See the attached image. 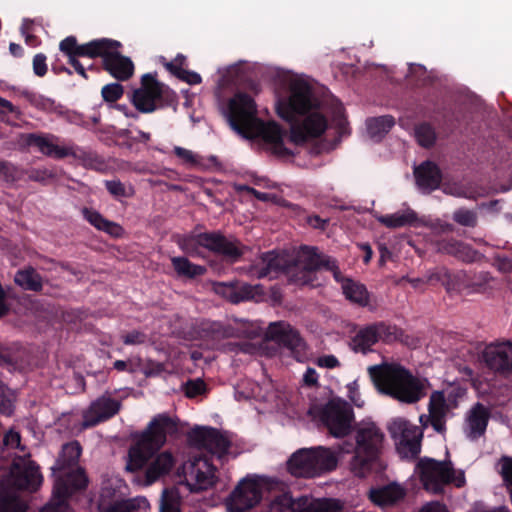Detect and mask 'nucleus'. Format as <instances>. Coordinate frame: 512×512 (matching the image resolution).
<instances>
[{
    "label": "nucleus",
    "mask_w": 512,
    "mask_h": 512,
    "mask_svg": "<svg viewBox=\"0 0 512 512\" xmlns=\"http://www.w3.org/2000/svg\"><path fill=\"white\" fill-rule=\"evenodd\" d=\"M80 455L81 447L78 442H70L63 446L52 467L55 477L52 498L41 512H71L66 499L75 491L84 489L88 482L84 471L78 466Z\"/></svg>",
    "instance_id": "4"
},
{
    "label": "nucleus",
    "mask_w": 512,
    "mask_h": 512,
    "mask_svg": "<svg viewBox=\"0 0 512 512\" xmlns=\"http://www.w3.org/2000/svg\"><path fill=\"white\" fill-rule=\"evenodd\" d=\"M171 262L179 276L193 278L203 275L206 271L205 267L193 264L184 257H173Z\"/></svg>",
    "instance_id": "40"
},
{
    "label": "nucleus",
    "mask_w": 512,
    "mask_h": 512,
    "mask_svg": "<svg viewBox=\"0 0 512 512\" xmlns=\"http://www.w3.org/2000/svg\"><path fill=\"white\" fill-rule=\"evenodd\" d=\"M317 364L324 368H335L339 366V361L334 355H325L317 359Z\"/></svg>",
    "instance_id": "64"
},
{
    "label": "nucleus",
    "mask_w": 512,
    "mask_h": 512,
    "mask_svg": "<svg viewBox=\"0 0 512 512\" xmlns=\"http://www.w3.org/2000/svg\"><path fill=\"white\" fill-rule=\"evenodd\" d=\"M102 96L107 102H115L123 95V87L119 83H110L102 88Z\"/></svg>",
    "instance_id": "46"
},
{
    "label": "nucleus",
    "mask_w": 512,
    "mask_h": 512,
    "mask_svg": "<svg viewBox=\"0 0 512 512\" xmlns=\"http://www.w3.org/2000/svg\"><path fill=\"white\" fill-rule=\"evenodd\" d=\"M493 265L501 273H511L512 272V258L497 256L494 259Z\"/></svg>",
    "instance_id": "60"
},
{
    "label": "nucleus",
    "mask_w": 512,
    "mask_h": 512,
    "mask_svg": "<svg viewBox=\"0 0 512 512\" xmlns=\"http://www.w3.org/2000/svg\"><path fill=\"white\" fill-rule=\"evenodd\" d=\"M120 407V401L112 398L110 395L104 394L100 396L83 413L82 427H92L113 417L118 413Z\"/></svg>",
    "instance_id": "19"
},
{
    "label": "nucleus",
    "mask_w": 512,
    "mask_h": 512,
    "mask_svg": "<svg viewBox=\"0 0 512 512\" xmlns=\"http://www.w3.org/2000/svg\"><path fill=\"white\" fill-rule=\"evenodd\" d=\"M153 451L149 453L147 461L140 467L147 465L145 471L147 484H151L168 474L175 464V459L170 452L164 451L152 456Z\"/></svg>",
    "instance_id": "26"
},
{
    "label": "nucleus",
    "mask_w": 512,
    "mask_h": 512,
    "mask_svg": "<svg viewBox=\"0 0 512 512\" xmlns=\"http://www.w3.org/2000/svg\"><path fill=\"white\" fill-rule=\"evenodd\" d=\"M269 481L265 477H246L242 479L226 501L228 512H245L257 505Z\"/></svg>",
    "instance_id": "13"
},
{
    "label": "nucleus",
    "mask_w": 512,
    "mask_h": 512,
    "mask_svg": "<svg viewBox=\"0 0 512 512\" xmlns=\"http://www.w3.org/2000/svg\"><path fill=\"white\" fill-rule=\"evenodd\" d=\"M185 61L184 56H178L175 60L167 64L168 69L173 72L179 79L187 82L190 85L199 84L201 82V76L193 71H188L181 68V65Z\"/></svg>",
    "instance_id": "42"
},
{
    "label": "nucleus",
    "mask_w": 512,
    "mask_h": 512,
    "mask_svg": "<svg viewBox=\"0 0 512 512\" xmlns=\"http://www.w3.org/2000/svg\"><path fill=\"white\" fill-rule=\"evenodd\" d=\"M489 419V412L481 404H476L467 413L464 423V433L470 440L482 436L486 430Z\"/></svg>",
    "instance_id": "27"
},
{
    "label": "nucleus",
    "mask_w": 512,
    "mask_h": 512,
    "mask_svg": "<svg viewBox=\"0 0 512 512\" xmlns=\"http://www.w3.org/2000/svg\"><path fill=\"white\" fill-rule=\"evenodd\" d=\"M405 495V490L398 484H390L381 488L371 489L369 497L373 503L385 507L401 500Z\"/></svg>",
    "instance_id": "32"
},
{
    "label": "nucleus",
    "mask_w": 512,
    "mask_h": 512,
    "mask_svg": "<svg viewBox=\"0 0 512 512\" xmlns=\"http://www.w3.org/2000/svg\"><path fill=\"white\" fill-rule=\"evenodd\" d=\"M17 362V358L10 349L0 345V365H12Z\"/></svg>",
    "instance_id": "62"
},
{
    "label": "nucleus",
    "mask_w": 512,
    "mask_h": 512,
    "mask_svg": "<svg viewBox=\"0 0 512 512\" xmlns=\"http://www.w3.org/2000/svg\"><path fill=\"white\" fill-rule=\"evenodd\" d=\"M82 214L84 218L98 230L104 231L114 237H119L123 234V229L119 224L105 219L95 210L84 208Z\"/></svg>",
    "instance_id": "34"
},
{
    "label": "nucleus",
    "mask_w": 512,
    "mask_h": 512,
    "mask_svg": "<svg viewBox=\"0 0 512 512\" xmlns=\"http://www.w3.org/2000/svg\"><path fill=\"white\" fill-rule=\"evenodd\" d=\"M14 281L24 290L40 291L43 286L42 277L30 266L17 271Z\"/></svg>",
    "instance_id": "37"
},
{
    "label": "nucleus",
    "mask_w": 512,
    "mask_h": 512,
    "mask_svg": "<svg viewBox=\"0 0 512 512\" xmlns=\"http://www.w3.org/2000/svg\"><path fill=\"white\" fill-rule=\"evenodd\" d=\"M368 373L380 393L405 404L417 403L429 388L427 379L413 375L398 363L373 365Z\"/></svg>",
    "instance_id": "3"
},
{
    "label": "nucleus",
    "mask_w": 512,
    "mask_h": 512,
    "mask_svg": "<svg viewBox=\"0 0 512 512\" xmlns=\"http://www.w3.org/2000/svg\"><path fill=\"white\" fill-rule=\"evenodd\" d=\"M161 93V85L154 80L151 74H146L142 78V87L133 93L132 102L140 112L150 113L155 110V101L161 96Z\"/></svg>",
    "instance_id": "23"
},
{
    "label": "nucleus",
    "mask_w": 512,
    "mask_h": 512,
    "mask_svg": "<svg viewBox=\"0 0 512 512\" xmlns=\"http://www.w3.org/2000/svg\"><path fill=\"white\" fill-rule=\"evenodd\" d=\"M500 473L504 481L508 484H512V458L503 457L499 461Z\"/></svg>",
    "instance_id": "55"
},
{
    "label": "nucleus",
    "mask_w": 512,
    "mask_h": 512,
    "mask_svg": "<svg viewBox=\"0 0 512 512\" xmlns=\"http://www.w3.org/2000/svg\"><path fill=\"white\" fill-rule=\"evenodd\" d=\"M319 417L331 435L346 436L352 428L354 413L350 405L340 398L332 399L320 410Z\"/></svg>",
    "instance_id": "15"
},
{
    "label": "nucleus",
    "mask_w": 512,
    "mask_h": 512,
    "mask_svg": "<svg viewBox=\"0 0 512 512\" xmlns=\"http://www.w3.org/2000/svg\"><path fill=\"white\" fill-rule=\"evenodd\" d=\"M461 243L453 239L443 240L438 243V250L455 256L457 250L461 247Z\"/></svg>",
    "instance_id": "57"
},
{
    "label": "nucleus",
    "mask_w": 512,
    "mask_h": 512,
    "mask_svg": "<svg viewBox=\"0 0 512 512\" xmlns=\"http://www.w3.org/2000/svg\"><path fill=\"white\" fill-rule=\"evenodd\" d=\"M376 219L388 228H400L408 225H415L418 221L417 214L414 210L406 208L389 215H379Z\"/></svg>",
    "instance_id": "33"
},
{
    "label": "nucleus",
    "mask_w": 512,
    "mask_h": 512,
    "mask_svg": "<svg viewBox=\"0 0 512 512\" xmlns=\"http://www.w3.org/2000/svg\"><path fill=\"white\" fill-rule=\"evenodd\" d=\"M149 508V502L145 497H136L115 502L106 512H149Z\"/></svg>",
    "instance_id": "38"
},
{
    "label": "nucleus",
    "mask_w": 512,
    "mask_h": 512,
    "mask_svg": "<svg viewBox=\"0 0 512 512\" xmlns=\"http://www.w3.org/2000/svg\"><path fill=\"white\" fill-rule=\"evenodd\" d=\"M414 136L419 145L430 147L436 141V132L428 123L418 124L414 129Z\"/></svg>",
    "instance_id": "43"
},
{
    "label": "nucleus",
    "mask_w": 512,
    "mask_h": 512,
    "mask_svg": "<svg viewBox=\"0 0 512 512\" xmlns=\"http://www.w3.org/2000/svg\"><path fill=\"white\" fill-rule=\"evenodd\" d=\"M449 276V271L445 268H437L433 271H430L425 276V282L430 284H448L445 279Z\"/></svg>",
    "instance_id": "49"
},
{
    "label": "nucleus",
    "mask_w": 512,
    "mask_h": 512,
    "mask_svg": "<svg viewBox=\"0 0 512 512\" xmlns=\"http://www.w3.org/2000/svg\"><path fill=\"white\" fill-rule=\"evenodd\" d=\"M42 483L38 467L26 454L13 459L9 474L0 485V512H25L26 505L17 490H36Z\"/></svg>",
    "instance_id": "6"
},
{
    "label": "nucleus",
    "mask_w": 512,
    "mask_h": 512,
    "mask_svg": "<svg viewBox=\"0 0 512 512\" xmlns=\"http://www.w3.org/2000/svg\"><path fill=\"white\" fill-rule=\"evenodd\" d=\"M225 117L239 135L250 139L261 137L273 154L280 157L292 154L284 145L286 132L275 122L261 121L254 100L247 94L238 93L229 100Z\"/></svg>",
    "instance_id": "2"
},
{
    "label": "nucleus",
    "mask_w": 512,
    "mask_h": 512,
    "mask_svg": "<svg viewBox=\"0 0 512 512\" xmlns=\"http://www.w3.org/2000/svg\"><path fill=\"white\" fill-rule=\"evenodd\" d=\"M105 45H107L106 42L101 41V39L78 45L76 38L69 36L60 42L59 48L69 59L77 56L94 58L97 57L98 49L103 48Z\"/></svg>",
    "instance_id": "29"
},
{
    "label": "nucleus",
    "mask_w": 512,
    "mask_h": 512,
    "mask_svg": "<svg viewBox=\"0 0 512 512\" xmlns=\"http://www.w3.org/2000/svg\"><path fill=\"white\" fill-rule=\"evenodd\" d=\"M337 464L335 450L316 446L295 451L287 462V468L296 477L312 478L334 470Z\"/></svg>",
    "instance_id": "9"
},
{
    "label": "nucleus",
    "mask_w": 512,
    "mask_h": 512,
    "mask_svg": "<svg viewBox=\"0 0 512 512\" xmlns=\"http://www.w3.org/2000/svg\"><path fill=\"white\" fill-rule=\"evenodd\" d=\"M145 340H146V336L143 333L136 331V330L123 336V342L126 345L142 344L145 342Z\"/></svg>",
    "instance_id": "61"
},
{
    "label": "nucleus",
    "mask_w": 512,
    "mask_h": 512,
    "mask_svg": "<svg viewBox=\"0 0 512 512\" xmlns=\"http://www.w3.org/2000/svg\"><path fill=\"white\" fill-rule=\"evenodd\" d=\"M278 114L290 122V142L301 145L321 136L328 127L327 118L312 85L303 77L289 81V96L279 102Z\"/></svg>",
    "instance_id": "1"
},
{
    "label": "nucleus",
    "mask_w": 512,
    "mask_h": 512,
    "mask_svg": "<svg viewBox=\"0 0 512 512\" xmlns=\"http://www.w3.org/2000/svg\"><path fill=\"white\" fill-rule=\"evenodd\" d=\"M347 388V397L350 401L357 407H362L364 405V400L360 396L359 385L357 380H354L346 385Z\"/></svg>",
    "instance_id": "52"
},
{
    "label": "nucleus",
    "mask_w": 512,
    "mask_h": 512,
    "mask_svg": "<svg viewBox=\"0 0 512 512\" xmlns=\"http://www.w3.org/2000/svg\"><path fill=\"white\" fill-rule=\"evenodd\" d=\"M396 450L402 458H416L421 452L423 427H419L403 417L393 418L387 426Z\"/></svg>",
    "instance_id": "12"
},
{
    "label": "nucleus",
    "mask_w": 512,
    "mask_h": 512,
    "mask_svg": "<svg viewBox=\"0 0 512 512\" xmlns=\"http://www.w3.org/2000/svg\"><path fill=\"white\" fill-rule=\"evenodd\" d=\"M455 257L465 262H474L480 258V254L470 246L461 243V247L457 250Z\"/></svg>",
    "instance_id": "51"
},
{
    "label": "nucleus",
    "mask_w": 512,
    "mask_h": 512,
    "mask_svg": "<svg viewBox=\"0 0 512 512\" xmlns=\"http://www.w3.org/2000/svg\"><path fill=\"white\" fill-rule=\"evenodd\" d=\"M218 294L223 295L232 303L242 301H261L264 297L263 287L259 284L251 285L248 283L225 284L219 283L215 287Z\"/></svg>",
    "instance_id": "22"
},
{
    "label": "nucleus",
    "mask_w": 512,
    "mask_h": 512,
    "mask_svg": "<svg viewBox=\"0 0 512 512\" xmlns=\"http://www.w3.org/2000/svg\"><path fill=\"white\" fill-rule=\"evenodd\" d=\"M281 267V261L273 252L264 254L260 262L253 265L250 269V275L256 278H264L271 276L272 273L277 272Z\"/></svg>",
    "instance_id": "36"
},
{
    "label": "nucleus",
    "mask_w": 512,
    "mask_h": 512,
    "mask_svg": "<svg viewBox=\"0 0 512 512\" xmlns=\"http://www.w3.org/2000/svg\"><path fill=\"white\" fill-rule=\"evenodd\" d=\"M171 498L172 493L165 491L163 494V500L161 505L162 512H180L178 503L176 501H173Z\"/></svg>",
    "instance_id": "59"
},
{
    "label": "nucleus",
    "mask_w": 512,
    "mask_h": 512,
    "mask_svg": "<svg viewBox=\"0 0 512 512\" xmlns=\"http://www.w3.org/2000/svg\"><path fill=\"white\" fill-rule=\"evenodd\" d=\"M466 396V389L458 383H450L431 393L428 414H422L419 421L423 428L429 425L438 433L446 430V420L453 414Z\"/></svg>",
    "instance_id": "8"
},
{
    "label": "nucleus",
    "mask_w": 512,
    "mask_h": 512,
    "mask_svg": "<svg viewBox=\"0 0 512 512\" xmlns=\"http://www.w3.org/2000/svg\"><path fill=\"white\" fill-rule=\"evenodd\" d=\"M494 278L488 272H480L474 275L469 287L473 292H485L493 288Z\"/></svg>",
    "instance_id": "44"
},
{
    "label": "nucleus",
    "mask_w": 512,
    "mask_h": 512,
    "mask_svg": "<svg viewBox=\"0 0 512 512\" xmlns=\"http://www.w3.org/2000/svg\"><path fill=\"white\" fill-rule=\"evenodd\" d=\"M384 437L382 430L372 421H362L356 425L355 447L349 461V469L354 476L364 478L386 468L381 457Z\"/></svg>",
    "instance_id": "5"
},
{
    "label": "nucleus",
    "mask_w": 512,
    "mask_h": 512,
    "mask_svg": "<svg viewBox=\"0 0 512 512\" xmlns=\"http://www.w3.org/2000/svg\"><path fill=\"white\" fill-rule=\"evenodd\" d=\"M266 336L291 350L302 347V339L298 332L286 322L271 323L267 328Z\"/></svg>",
    "instance_id": "28"
},
{
    "label": "nucleus",
    "mask_w": 512,
    "mask_h": 512,
    "mask_svg": "<svg viewBox=\"0 0 512 512\" xmlns=\"http://www.w3.org/2000/svg\"><path fill=\"white\" fill-rule=\"evenodd\" d=\"M26 143L35 146L45 156L62 159L69 156H76L75 146L65 144L53 134H28Z\"/></svg>",
    "instance_id": "18"
},
{
    "label": "nucleus",
    "mask_w": 512,
    "mask_h": 512,
    "mask_svg": "<svg viewBox=\"0 0 512 512\" xmlns=\"http://www.w3.org/2000/svg\"><path fill=\"white\" fill-rule=\"evenodd\" d=\"M300 262L303 266L301 276H297L295 282L299 284H309L312 279L310 274L321 268H325L332 272L336 281L341 282V288L345 297L358 305L365 306L368 304V292L364 285L354 282L350 279H344L336 265L335 260L317 253L314 247H305L300 256Z\"/></svg>",
    "instance_id": "7"
},
{
    "label": "nucleus",
    "mask_w": 512,
    "mask_h": 512,
    "mask_svg": "<svg viewBox=\"0 0 512 512\" xmlns=\"http://www.w3.org/2000/svg\"><path fill=\"white\" fill-rule=\"evenodd\" d=\"M33 71L34 73L42 77L47 72L46 56L44 54H36L33 59Z\"/></svg>",
    "instance_id": "56"
},
{
    "label": "nucleus",
    "mask_w": 512,
    "mask_h": 512,
    "mask_svg": "<svg viewBox=\"0 0 512 512\" xmlns=\"http://www.w3.org/2000/svg\"><path fill=\"white\" fill-rule=\"evenodd\" d=\"M220 253L233 260L241 255L237 242L225 238L223 235L213 233H200L183 239L181 248L187 253L198 254V248Z\"/></svg>",
    "instance_id": "16"
},
{
    "label": "nucleus",
    "mask_w": 512,
    "mask_h": 512,
    "mask_svg": "<svg viewBox=\"0 0 512 512\" xmlns=\"http://www.w3.org/2000/svg\"><path fill=\"white\" fill-rule=\"evenodd\" d=\"M25 95L28 101L39 109L50 111L54 107V102L51 99L46 98L42 95L35 93H26Z\"/></svg>",
    "instance_id": "48"
},
{
    "label": "nucleus",
    "mask_w": 512,
    "mask_h": 512,
    "mask_svg": "<svg viewBox=\"0 0 512 512\" xmlns=\"http://www.w3.org/2000/svg\"><path fill=\"white\" fill-rule=\"evenodd\" d=\"M205 389V384L202 380L190 381L186 385V395L190 398L200 395Z\"/></svg>",
    "instance_id": "58"
},
{
    "label": "nucleus",
    "mask_w": 512,
    "mask_h": 512,
    "mask_svg": "<svg viewBox=\"0 0 512 512\" xmlns=\"http://www.w3.org/2000/svg\"><path fill=\"white\" fill-rule=\"evenodd\" d=\"M444 193L455 197H462L467 199H477L482 196L472 184L462 182H448L443 185Z\"/></svg>",
    "instance_id": "39"
},
{
    "label": "nucleus",
    "mask_w": 512,
    "mask_h": 512,
    "mask_svg": "<svg viewBox=\"0 0 512 512\" xmlns=\"http://www.w3.org/2000/svg\"><path fill=\"white\" fill-rule=\"evenodd\" d=\"M416 472L424 488L434 494L442 492L448 483H453L457 487H461L465 483L463 471L454 470L450 461L421 459L416 465Z\"/></svg>",
    "instance_id": "11"
},
{
    "label": "nucleus",
    "mask_w": 512,
    "mask_h": 512,
    "mask_svg": "<svg viewBox=\"0 0 512 512\" xmlns=\"http://www.w3.org/2000/svg\"><path fill=\"white\" fill-rule=\"evenodd\" d=\"M17 362V358L10 349L0 345V365H12Z\"/></svg>",
    "instance_id": "63"
},
{
    "label": "nucleus",
    "mask_w": 512,
    "mask_h": 512,
    "mask_svg": "<svg viewBox=\"0 0 512 512\" xmlns=\"http://www.w3.org/2000/svg\"><path fill=\"white\" fill-rule=\"evenodd\" d=\"M173 153L179 163L186 168L197 170H214L221 168L219 160L214 155L205 157L181 146H174Z\"/></svg>",
    "instance_id": "25"
},
{
    "label": "nucleus",
    "mask_w": 512,
    "mask_h": 512,
    "mask_svg": "<svg viewBox=\"0 0 512 512\" xmlns=\"http://www.w3.org/2000/svg\"><path fill=\"white\" fill-rule=\"evenodd\" d=\"M176 432L177 423L174 418L165 413L155 416L142 439L130 449L129 465L134 469H139L147 461L149 453L162 447L166 442L167 435Z\"/></svg>",
    "instance_id": "10"
},
{
    "label": "nucleus",
    "mask_w": 512,
    "mask_h": 512,
    "mask_svg": "<svg viewBox=\"0 0 512 512\" xmlns=\"http://www.w3.org/2000/svg\"><path fill=\"white\" fill-rule=\"evenodd\" d=\"M299 512H340L342 505L339 500L302 496L298 498Z\"/></svg>",
    "instance_id": "31"
},
{
    "label": "nucleus",
    "mask_w": 512,
    "mask_h": 512,
    "mask_svg": "<svg viewBox=\"0 0 512 512\" xmlns=\"http://www.w3.org/2000/svg\"><path fill=\"white\" fill-rule=\"evenodd\" d=\"M179 477L180 484L190 492L207 490L216 481L215 468L205 457L190 458L182 465Z\"/></svg>",
    "instance_id": "14"
},
{
    "label": "nucleus",
    "mask_w": 512,
    "mask_h": 512,
    "mask_svg": "<svg viewBox=\"0 0 512 512\" xmlns=\"http://www.w3.org/2000/svg\"><path fill=\"white\" fill-rule=\"evenodd\" d=\"M482 358L487 366L495 371H512V343H491L484 348Z\"/></svg>",
    "instance_id": "21"
},
{
    "label": "nucleus",
    "mask_w": 512,
    "mask_h": 512,
    "mask_svg": "<svg viewBox=\"0 0 512 512\" xmlns=\"http://www.w3.org/2000/svg\"><path fill=\"white\" fill-rule=\"evenodd\" d=\"M453 219L462 226L474 227L477 224V214L465 208L456 210L453 213Z\"/></svg>",
    "instance_id": "45"
},
{
    "label": "nucleus",
    "mask_w": 512,
    "mask_h": 512,
    "mask_svg": "<svg viewBox=\"0 0 512 512\" xmlns=\"http://www.w3.org/2000/svg\"><path fill=\"white\" fill-rule=\"evenodd\" d=\"M394 124V118L389 115L369 118L366 120L367 135L370 139L378 141L390 131Z\"/></svg>",
    "instance_id": "35"
},
{
    "label": "nucleus",
    "mask_w": 512,
    "mask_h": 512,
    "mask_svg": "<svg viewBox=\"0 0 512 512\" xmlns=\"http://www.w3.org/2000/svg\"><path fill=\"white\" fill-rule=\"evenodd\" d=\"M3 444L6 449H20L21 451L24 450V448L21 446L20 434L14 430H10L5 434Z\"/></svg>",
    "instance_id": "53"
},
{
    "label": "nucleus",
    "mask_w": 512,
    "mask_h": 512,
    "mask_svg": "<svg viewBox=\"0 0 512 512\" xmlns=\"http://www.w3.org/2000/svg\"><path fill=\"white\" fill-rule=\"evenodd\" d=\"M394 337L392 327L378 323L361 329L353 338L352 344L354 350L365 353L378 341L388 342Z\"/></svg>",
    "instance_id": "20"
},
{
    "label": "nucleus",
    "mask_w": 512,
    "mask_h": 512,
    "mask_svg": "<svg viewBox=\"0 0 512 512\" xmlns=\"http://www.w3.org/2000/svg\"><path fill=\"white\" fill-rule=\"evenodd\" d=\"M55 177V173L48 168H36L28 172V178L36 182H47Z\"/></svg>",
    "instance_id": "50"
},
{
    "label": "nucleus",
    "mask_w": 512,
    "mask_h": 512,
    "mask_svg": "<svg viewBox=\"0 0 512 512\" xmlns=\"http://www.w3.org/2000/svg\"><path fill=\"white\" fill-rule=\"evenodd\" d=\"M416 184L423 193H430L437 189L441 182V174L438 167L430 162H424L414 170Z\"/></svg>",
    "instance_id": "30"
},
{
    "label": "nucleus",
    "mask_w": 512,
    "mask_h": 512,
    "mask_svg": "<svg viewBox=\"0 0 512 512\" xmlns=\"http://www.w3.org/2000/svg\"><path fill=\"white\" fill-rule=\"evenodd\" d=\"M298 499H293L288 493L276 496L269 503L267 512H299Z\"/></svg>",
    "instance_id": "41"
},
{
    "label": "nucleus",
    "mask_w": 512,
    "mask_h": 512,
    "mask_svg": "<svg viewBox=\"0 0 512 512\" xmlns=\"http://www.w3.org/2000/svg\"><path fill=\"white\" fill-rule=\"evenodd\" d=\"M107 45L98 49L97 56L103 58L105 69L118 80H126L133 74L134 65L132 61L122 56L117 50L120 43L109 39H101Z\"/></svg>",
    "instance_id": "17"
},
{
    "label": "nucleus",
    "mask_w": 512,
    "mask_h": 512,
    "mask_svg": "<svg viewBox=\"0 0 512 512\" xmlns=\"http://www.w3.org/2000/svg\"><path fill=\"white\" fill-rule=\"evenodd\" d=\"M200 445L222 459L228 454L231 440L226 433L213 428H202L195 432Z\"/></svg>",
    "instance_id": "24"
},
{
    "label": "nucleus",
    "mask_w": 512,
    "mask_h": 512,
    "mask_svg": "<svg viewBox=\"0 0 512 512\" xmlns=\"http://www.w3.org/2000/svg\"><path fill=\"white\" fill-rule=\"evenodd\" d=\"M464 278H465V274L463 272H459L456 274H451L449 272V276L445 280L448 283H450V285H448V284H442V285L445 286L447 291L459 290V289H461V287L463 285Z\"/></svg>",
    "instance_id": "54"
},
{
    "label": "nucleus",
    "mask_w": 512,
    "mask_h": 512,
    "mask_svg": "<svg viewBox=\"0 0 512 512\" xmlns=\"http://www.w3.org/2000/svg\"><path fill=\"white\" fill-rule=\"evenodd\" d=\"M106 189L114 197H129L132 194L131 189H127L120 181L111 180L105 182Z\"/></svg>",
    "instance_id": "47"
}]
</instances>
